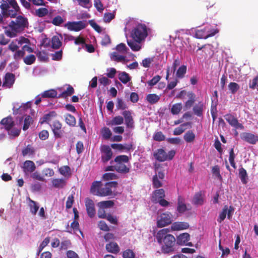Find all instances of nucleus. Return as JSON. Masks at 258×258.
I'll list each match as a JSON object with an SVG mask.
<instances>
[{
	"mask_svg": "<svg viewBox=\"0 0 258 258\" xmlns=\"http://www.w3.org/2000/svg\"><path fill=\"white\" fill-rule=\"evenodd\" d=\"M169 228H163L159 230L156 235L158 243L161 245V251L163 253H169L175 251L176 239L169 234Z\"/></svg>",
	"mask_w": 258,
	"mask_h": 258,
	"instance_id": "nucleus-1",
	"label": "nucleus"
},
{
	"mask_svg": "<svg viewBox=\"0 0 258 258\" xmlns=\"http://www.w3.org/2000/svg\"><path fill=\"white\" fill-rule=\"evenodd\" d=\"M0 3L1 12L6 18H15L20 11V8L16 0H2Z\"/></svg>",
	"mask_w": 258,
	"mask_h": 258,
	"instance_id": "nucleus-2",
	"label": "nucleus"
},
{
	"mask_svg": "<svg viewBox=\"0 0 258 258\" xmlns=\"http://www.w3.org/2000/svg\"><path fill=\"white\" fill-rule=\"evenodd\" d=\"M148 36L147 28L144 24H139L131 31V37L139 43L144 40Z\"/></svg>",
	"mask_w": 258,
	"mask_h": 258,
	"instance_id": "nucleus-3",
	"label": "nucleus"
},
{
	"mask_svg": "<svg viewBox=\"0 0 258 258\" xmlns=\"http://www.w3.org/2000/svg\"><path fill=\"white\" fill-rule=\"evenodd\" d=\"M28 26V19L21 15L17 17L15 21H11L9 24V27L12 30L19 33L23 31Z\"/></svg>",
	"mask_w": 258,
	"mask_h": 258,
	"instance_id": "nucleus-4",
	"label": "nucleus"
},
{
	"mask_svg": "<svg viewBox=\"0 0 258 258\" xmlns=\"http://www.w3.org/2000/svg\"><path fill=\"white\" fill-rule=\"evenodd\" d=\"M172 215L167 212L160 214L157 221V226L158 228L164 227L172 223Z\"/></svg>",
	"mask_w": 258,
	"mask_h": 258,
	"instance_id": "nucleus-5",
	"label": "nucleus"
},
{
	"mask_svg": "<svg viewBox=\"0 0 258 258\" xmlns=\"http://www.w3.org/2000/svg\"><path fill=\"white\" fill-rule=\"evenodd\" d=\"M117 185L116 181H111L106 183L104 187H101L99 192L96 194V196L99 197H105L111 196L112 193L111 188H116Z\"/></svg>",
	"mask_w": 258,
	"mask_h": 258,
	"instance_id": "nucleus-6",
	"label": "nucleus"
},
{
	"mask_svg": "<svg viewBox=\"0 0 258 258\" xmlns=\"http://www.w3.org/2000/svg\"><path fill=\"white\" fill-rule=\"evenodd\" d=\"M165 178V174L163 171H158L152 178V185L154 188H158L163 186L162 181Z\"/></svg>",
	"mask_w": 258,
	"mask_h": 258,
	"instance_id": "nucleus-7",
	"label": "nucleus"
},
{
	"mask_svg": "<svg viewBox=\"0 0 258 258\" xmlns=\"http://www.w3.org/2000/svg\"><path fill=\"white\" fill-rule=\"evenodd\" d=\"M86 26V24L85 23L82 21L68 22L66 24V27H67L69 30L75 32H78L84 29Z\"/></svg>",
	"mask_w": 258,
	"mask_h": 258,
	"instance_id": "nucleus-8",
	"label": "nucleus"
},
{
	"mask_svg": "<svg viewBox=\"0 0 258 258\" xmlns=\"http://www.w3.org/2000/svg\"><path fill=\"white\" fill-rule=\"evenodd\" d=\"M102 153L101 161L103 163H106L110 160L112 156V152L111 148L108 145H102L100 148Z\"/></svg>",
	"mask_w": 258,
	"mask_h": 258,
	"instance_id": "nucleus-9",
	"label": "nucleus"
},
{
	"mask_svg": "<svg viewBox=\"0 0 258 258\" xmlns=\"http://www.w3.org/2000/svg\"><path fill=\"white\" fill-rule=\"evenodd\" d=\"M36 165L34 162L31 160L25 161L22 166L23 171L26 176L33 173L36 169Z\"/></svg>",
	"mask_w": 258,
	"mask_h": 258,
	"instance_id": "nucleus-10",
	"label": "nucleus"
},
{
	"mask_svg": "<svg viewBox=\"0 0 258 258\" xmlns=\"http://www.w3.org/2000/svg\"><path fill=\"white\" fill-rule=\"evenodd\" d=\"M225 120L229 124L236 128L243 129V126L241 123H239L238 119L231 114H226L224 115Z\"/></svg>",
	"mask_w": 258,
	"mask_h": 258,
	"instance_id": "nucleus-11",
	"label": "nucleus"
},
{
	"mask_svg": "<svg viewBox=\"0 0 258 258\" xmlns=\"http://www.w3.org/2000/svg\"><path fill=\"white\" fill-rule=\"evenodd\" d=\"M85 204L88 216L90 218L93 217L96 213L93 201L90 198H87L85 199Z\"/></svg>",
	"mask_w": 258,
	"mask_h": 258,
	"instance_id": "nucleus-12",
	"label": "nucleus"
},
{
	"mask_svg": "<svg viewBox=\"0 0 258 258\" xmlns=\"http://www.w3.org/2000/svg\"><path fill=\"white\" fill-rule=\"evenodd\" d=\"M122 115L123 116L126 127L130 128H134L135 126L134 120L132 112L130 110H124L122 112Z\"/></svg>",
	"mask_w": 258,
	"mask_h": 258,
	"instance_id": "nucleus-13",
	"label": "nucleus"
},
{
	"mask_svg": "<svg viewBox=\"0 0 258 258\" xmlns=\"http://www.w3.org/2000/svg\"><path fill=\"white\" fill-rule=\"evenodd\" d=\"M62 124L58 120H55L51 125V128L54 135L56 138H60L63 135V131L61 130Z\"/></svg>",
	"mask_w": 258,
	"mask_h": 258,
	"instance_id": "nucleus-14",
	"label": "nucleus"
},
{
	"mask_svg": "<svg viewBox=\"0 0 258 258\" xmlns=\"http://www.w3.org/2000/svg\"><path fill=\"white\" fill-rule=\"evenodd\" d=\"M241 138L243 141L251 144H255L258 142V136L250 133H242L241 135Z\"/></svg>",
	"mask_w": 258,
	"mask_h": 258,
	"instance_id": "nucleus-15",
	"label": "nucleus"
},
{
	"mask_svg": "<svg viewBox=\"0 0 258 258\" xmlns=\"http://www.w3.org/2000/svg\"><path fill=\"white\" fill-rule=\"evenodd\" d=\"M205 108V105L202 101H199L192 108V111L195 115L199 117H202Z\"/></svg>",
	"mask_w": 258,
	"mask_h": 258,
	"instance_id": "nucleus-16",
	"label": "nucleus"
},
{
	"mask_svg": "<svg viewBox=\"0 0 258 258\" xmlns=\"http://www.w3.org/2000/svg\"><path fill=\"white\" fill-rule=\"evenodd\" d=\"M165 197V190L162 188L157 189L155 190L152 193V201L153 202L157 203V201L164 198Z\"/></svg>",
	"mask_w": 258,
	"mask_h": 258,
	"instance_id": "nucleus-17",
	"label": "nucleus"
},
{
	"mask_svg": "<svg viewBox=\"0 0 258 258\" xmlns=\"http://www.w3.org/2000/svg\"><path fill=\"white\" fill-rule=\"evenodd\" d=\"M187 97L188 99L184 103V107L185 109H190L196 101V96L192 91L187 92Z\"/></svg>",
	"mask_w": 258,
	"mask_h": 258,
	"instance_id": "nucleus-18",
	"label": "nucleus"
},
{
	"mask_svg": "<svg viewBox=\"0 0 258 258\" xmlns=\"http://www.w3.org/2000/svg\"><path fill=\"white\" fill-rule=\"evenodd\" d=\"M189 225L188 223L185 222H175L172 223L171 229L173 231H180L187 229Z\"/></svg>",
	"mask_w": 258,
	"mask_h": 258,
	"instance_id": "nucleus-19",
	"label": "nucleus"
},
{
	"mask_svg": "<svg viewBox=\"0 0 258 258\" xmlns=\"http://www.w3.org/2000/svg\"><path fill=\"white\" fill-rule=\"evenodd\" d=\"M15 82V75L12 73H7L5 75L3 86L11 88Z\"/></svg>",
	"mask_w": 258,
	"mask_h": 258,
	"instance_id": "nucleus-20",
	"label": "nucleus"
},
{
	"mask_svg": "<svg viewBox=\"0 0 258 258\" xmlns=\"http://www.w3.org/2000/svg\"><path fill=\"white\" fill-rule=\"evenodd\" d=\"M153 156L157 161L164 162L167 160L166 152L163 149H158L154 152Z\"/></svg>",
	"mask_w": 258,
	"mask_h": 258,
	"instance_id": "nucleus-21",
	"label": "nucleus"
},
{
	"mask_svg": "<svg viewBox=\"0 0 258 258\" xmlns=\"http://www.w3.org/2000/svg\"><path fill=\"white\" fill-rule=\"evenodd\" d=\"M0 123L4 125L5 128L7 131L11 130L15 125L14 121L12 117H7L3 118Z\"/></svg>",
	"mask_w": 258,
	"mask_h": 258,
	"instance_id": "nucleus-22",
	"label": "nucleus"
},
{
	"mask_svg": "<svg viewBox=\"0 0 258 258\" xmlns=\"http://www.w3.org/2000/svg\"><path fill=\"white\" fill-rule=\"evenodd\" d=\"M190 239V235L188 233L180 234L177 237L176 243L179 245H183Z\"/></svg>",
	"mask_w": 258,
	"mask_h": 258,
	"instance_id": "nucleus-23",
	"label": "nucleus"
},
{
	"mask_svg": "<svg viewBox=\"0 0 258 258\" xmlns=\"http://www.w3.org/2000/svg\"><path fill=\"white\" fill-rule=\"evenodd\" d=\"M57 115L56 113L54 111H52L49 113L45 114L39 120V123L43 124L45 122L48 123L53 118Z\"/></svg>",
	"mask_w": 258,
	"mask_h": 258,
	"instance_id": "nucleus-24",
	"label": "nucleus"
},
{
	"mask_svg": "<svg viewBox=\"0 0 258 258\" xmlns=\"http://www.w3.org/2000/svg\"><path fill=\"white\" fill-rule=\"evenodd\" d=\"M177 210L179 213H183L187 210L186 206L184 203V200L180 196L178 197Z\"/></svg>",
	"mask_w": 258,
	"mask_h": 258,
	"instance_id": "nucleus-25",
	"label": "nucleus"
},
{
	"mask_svg": "<svg viewBox=\"0 0 258 258\" xmlns=\"http://www.w3.org/2000/svg\"><path fill=\"white\" fill-rule=\"evenodd\" d=\"M106 250L110 252L117 253L119 251V247L116 242H111L106 245Z\"/></svg>",
	"mask_w": 258,
	"mask_h": 258,
	"instance_id": "nucleus-26",
	"label": "nucleus"
},
{
	"mask_svg": "<svg viewBox=\"0 0 258 258\" xmlns=\"http://www.w3.org/2000/svg\"><path fill=\"white\" fill-rule=\"evenodd\" d=\"M191 123L190 122H187L180 124L179 126L175 128L174 130L173 135L176 136L181 135L186 130V128L185 127V126H189L190 127H191Z\"/></svg>",
	"mask_w": 258,
	"mask_h": 258,
	"instance_id": "nucleus-27",
	"label": "nucleus"
},
{
	"mask_svg": "<svg viewBox=\"0 0 258 258\" xmlns=\"http://www.w3.org/2000/svg\"><path fill=\"white\" fill-rule=\"evenodd\" d=\"M53 187L57 188H62L66 185V181L62 178H54L51 181Z\"/></svg>",
	"mask_w": 258,
	"mask_h": 258,
	"instance_id": "nucleus-28",
	"label": "nucleus"
},
{
	"mask_svg": "<svg viewBox=\"0 0 258 258\" xmlns=\"http://www.w3.org/2000/svg\"><path fill=\"white\" fill-rule=\"evenodd\" d=\"M75 92L74 88L70 85H68V87L66 91L62 92L59 95L57 98H66L69 96H71Z\"/></svg>",
	"mask_w": 258,
	"mask_h": 258,
	"instance_id": "nucleus-29",
	"label": "nucleus"
},
{
	"mask_svg": "<svg viewBox=\"0 0 258 258\" xmlns=\"http://www.w3.org/2000/svg\"><path fill=\"white\" fill-rule=\"evenodd\" d=\"M116 171L121 174H126L130 172V168L127 167L124 163L116 164Z\"/></svg>",
	"mask_w": 258,
	"mask_h": 258,
	"instance_id": "nucleus-30",
	"label": "nucleus"
},
{
	"mask_svg": "<svg viewBox=\"0 0 258 258\" xmlns=\"http://www.w3.org/2000/svg\"><path fill=\"white\" fill-rule=\"evenodd\" d=\"M192 203L196 205H202L204 203V198L202 191L196 193L193 198Z\"/></svg>",
	"mask_w": 258,
	"mask_h": 258,
	"instance_id": "nucleus-31",
	"label": "nucleus"
},
{
	"mask_svg": "<svg viewBox=\"0 0 258 258\" xmlns=\"http://www.w3.org/2000/svg\"><path fill=\"white\" fill-rule=\"evenodd\" d=\"M182 107L181 103H176L172 106L170 112L173 115H178L181 111Z\"/></svg>",
	"mask_w": 258,
	"mask_h": 258,
	"instance_id": "nucleus-32",
	"label": "nucleus"
},
{
	"mask_svg": "<svg viewBox=\"0 0 258 258\" xmlns=\"http://www.w3.org/2000/svg\"><path fill=\"white\" fill-rule=\"evenodd\" d=\"M28 201L31 213L33 215H36L39 209V206L36 202L31 200L30 198H28Z\"/></svg>",
	"mask_w": 258,
	"mask_h": 258,
	"instance_id": "nucleus-33",
	"label": "nucleus"
},
{
	"mask_svg": "<svg viewBox=\"0 0 258 258\" xmlns=\"http://www.w3.org/2000/svg\"><path fill=\"white\" fill-rule=\"evenodd\" d=\"M62 45V42L57 36H53L51 38V47L57 49L59 48Z\"/></svg>",
	"mask_w": 258,
	"mask_h": 258,
	"instance_id": "nucleus-34",
	"label": "nucleus"
},
{
	"mask_svg": "<svg viewBox=\"0 0 258 258\" xmlns=\"http://www.w3.org/2000/svg\"><path fill=\"white\" fill-rule=\"evenodd\" d=\"M101 186V181H95L92 183L90 188V192L94 195L96 196V194L99 192Z\"/></svg>",
	"mask_w": 258,
	"mask_h": 258,
	"instance_id": "nucleus-35",
	"label": "nucleus"
},
{
	"mask_svg": "<svg viewBox=\"0 0 258 258\" xmlns=\"http://www.w3.org/2000/svg\"><path fill=\"white\" fill-rule=\"evenodd\" d=\"M196 138V135L192 131H188L183 136V139L186 143H192Z\"/></svg>",
	"mask_w": 258,
	"mask_h": 258,
	"instance_id": "nucleus-36",
	"label": "nucleus"
},
{
	"mask_svg": "<svg viewBox=\"0 0 258 258\" xmlns=\"http://www.w3.org/2000/svg\"><path fill=\"white\" fill-rule=\"evenodd\" d=\"M57 92L54 89H50L45 91L41 94L42 98H54L57 97Z\"/></svg>",
	"mask_w": 258,
	"mask_h": 258,
	"instance_id": "nucleus-37",
	"label": "nucleus"
},
{
	"mask_svg": "<svg viewBox=\"0 0 258 258\" xmlns=\"http://www.w3.org/2000/svg\"><path fill=\"white\" fill-rule=\"evenodd\" d=\"M239 176L241 179L242 183L245 184L247 182V174L246 170L243 168L241 167L239 169Z\"/></svg>",
	"mask_w": 258,
	"mask_h": 258,
	"instance_id": "nucleus-38",
	"label": "nucleus"
},
{
	"mask_svg": "<svg viewBox=\"0 0 258 258\" xmlns=\"http://www.w3.org/2000/svg\"><path fill=\"white\" fill-rule=\"evenodd\" d=\"M34 153L35 150L30 145H27V147L22 151V154L23 156H26L27 155H33Z\"/></svg>",
	"mask_w": 258,
	"mask_h": 258,
	"instance_id": "nucleus-39",
	"label": "nucleus"
},
{
	"mask_svg": "<svg viewBox=\"0 0 258 258\" xmlns=\"http://www.w3.org/2000/svg\"><path fill=\"white\" fill-rule=\"evenodd\" d=\"M114 203L113 201H104L100 202L98 203V207L102 208H110L113 207Z\"/></svg>",
	"mask_w": 258,
	"mask_h": 258,
	"instance_id": "nucleus-40",
	"label": "nucleus"
},
{
	"mask_svg": "<svg viewBox=\"0 0 258 258\" xmlns=\"http://www.w3.org/2000/svg\"><path fill=\"white\" fill-rule=\"evenodd\" d=\"M146 99L150 104H153L159 100L160 97L155 94H150L147 96Z\"/></svg>",
	"mask_w": 258,
	"mask_h": 258,
	"instance_id": "nucleus-41",
	"label": "nucleus"
},
{
	"mask_svg": "<svg viewBox=\"0 0 258 258\" xmlns=\"http://www.w3.org/2000/svg\"><path fill=\"white\" fill-rule=\"evenodd\" d=\"M65 120L68 124L72 126H75L76 124L75 117L70 114H67L66 115Z\"/></svg>",
	"mask_w": 258,
	"mask_h": 258,
	"instance_id": "nucleus-42",
	"label": "nucleus"
},
{
	"mask_svg": "<svg viewBox=\"0 0 258 258\" xmlns=\"http://www.w3.org/2000/svg\"><path fill=\"white\" fill-rule=\"evenodd\" d=\"M127 43L128 45L131 47V48L135 51H137L140 50L141 47L140 45L138 44V42L135 41L133 40H127Z\"/></svg>",
	"mask_w": 258,
	"mask_h": 258,
	"instance_id": "nucleus-43",
	"label": "nucleus"
},
{
	"mask_svg": "<svg viewBox=\"0 0 258 258\" xmlns=\"http://www.w3.org/2000/svg\"><path fill=\"white\" fill-rule=\"evenodd\" d=\"M14 52L15 53L13 54V58L16 61H19L22 58H24L25 54V52L22 48L21 49H18Z\"/></svg>",
	"mask_w": 258,
	"mask_h": 258,
	"instance_id": "nucleus-44",
	"label": "nucleus"
},
{
	"mask_svg": "<svg viewBox=\"0 0 258 258\" xmlns=\"http://www.w3.org/2000/svg\"><path fill=\"white\" fill-rule=\"evenodd\" d=\"M118 79L123 84H126L131 80L129 75L126 72L120 73L118 75Z\"/></svg>",
	"mask_w": 258,
	"mask_h": 258,
	"instance_id": "nucleus-45",
	"label": "nucleus"
},
{
	"mask_svg": "<svg viewBox=\"0 0 258 258\" xmlns=\"http://www.w3.org/2000/svg\"><path fill=\"white\" fill-rule=\"evenodd\" d=\"M123 122V118L121 116H116L113 118V119L108 123L110 125H119Z\"/></svg>",
	"mask_w": 258,
	"mask_h": 258,
	"instance_id": "nucleus-46",
	"label": "nucleus"
},
{
	"mask_svg": "<svg viewBox=\"0 0 258 258\" xmlns=\"http://www.w3.org/2000/svg\"><path fill=\"white\" fill-rule=\"evenodd\" d=\"M36 60V57L33 54H30L24 57V62L27 65H31L34 63Z\"/></svg>",
	"mask_w": 258,
	"mask_h": 258,
	"instance_id": "nucleus-47",
	"label": "nucleus"
},
{
	"mask_svg": "<svg viewBox=\"0 0 258 258\" xmlns=\"http://www.w3.org/2000/svg\"><path fill=\"white\" fill-rule=\"evenodd\" d=\"M128 161V156L124 155L117 156L114 159V162L116 164L127 163Z\"/></svg>",
	"mask_w": 258,
	"mask_h": 258,
	"instance_id": "nucleus-48",
	"label": "nucleus"
},
{
	"mask_svg": "<svg viewBox=\"0 0 258 258\" xmlns=\"http://www.w3.org/2000/svg\"><path fill=\"white\" fill-rule=\"evenodd\" d=\"M59 173L64 176H70L71 174V168L69 166H63L59 169Z\"/></svg>",
	"mask_w": 258,
	"mask_h": 258,
	"instance_id": "nucleus-49",
	"label": "nucleus"
},
{
	"mask_svg": "<svg viewBox=\"0 0 258 258\" xmlns=\"http://www.w3.org/2000/svg\"><path fill=\"white\" fill-rule=\"evenodd\" d=\"M186 72V66L182 65L177 70L176 74L177 78H182Z\"/></svg>",
	"mask_w": 258,
	"mask_h": 258,
	"instance_id": "nucleus-50",
	"label": "nucleus"
},
{
	"mask_svg": "<svg viewBox=\"0 0 258 258\" xmlns=\"http://www.w3.org/2000/svg\"><path fill=\"white\" fill-rule=\"evenodd\" d=\"M20 45L18 42L17 40H13L9 45L8 49L12 52H14L15 51L19 49Z\"/></svg>",
	"mask_w": 258,
	"mask_h": 258,
	"instance_id": "nucleus-51",
	"label": "nucleus"
},
{
	"mask_svg": "<svg viewBox=\"0 0 258 258\" xmlns=\"http://www.w3.org/2000/svg\"><path fill=\"white\" fill-rule=\"evenodd\" d=\"M33 119L30 115H26L24 121L23 130L26 131L29 127L30 125L33 122Z\"/></svg>",
	"mask_w": 258,
	"mask_h": 258,
	"instance_id": "nucleus-52",
	"label": "nucleus"
},
{
	"mask_svg": "<svg viewBox=\"0 0 258 258\" xmlns=\"http://www.w3.org/2000/svg\"><path fill=\"white\" fill-rule=\"evenodd\" d=\"M235 156L236 155L234 152V149L232 148L229 151V161L231 166L233 167L234 169H236V164L234 161Z\"/></svg>",
	"mask_w": 258,
	"mask_h": 258,
	"instance_id": "nucleus-53",
	"label": "nucleus"
},
{
	"mask_svg": "<svg viewBox=\"0 0 258 258\" xmlns=\"http://www.w3.org/2000/svg\"><path fill=\"white\" fill-rule=\"evenodd\" d=\"M36 56L41 61H45L48 59L47 54L44 51H38L37 52H35Z\"/></svg>",
	"mask_w": 258,
	"mask_h": 258,
	"instance_id": "nucleus-54",
	"label": "nucleus"
},
{
	"mask_svg": "<svg viewBox=\"0 0 258 258\" xmlns=\"http://www.w3.org/2000/svg\"><path fill=\"white\" fill-rule=\"evenodd\" d=\"M101 134L102 137L105 139L108 140L110 139L112 135V133L110 130V129L108 127H104L101 130Z\"/></svg>",
	"mask_w": 258,
	"mask_h": 258,
	"instance_id": "nucleus-55",
	"label": "nucleus"
},
{
	"mask_svg": "<svg viewBox=\"0 0 258 258\" xmlns=\"http://www.w3.org/2000/svg\"><path fill=\"white\" fill-rule=\"evenodd\" d=\"M48 13L47 9L45 8H40L36 10L35 15L39 17H43L47 15Z\"/></svg>",
	"mask_w": 258,
	"mask_h": 258,
	"instance_id": "nucleus-56",
	"label": "nucleus"
},
{
	"mask_svg": "<svg viewBox=\"0 0 258 258\" xmlns=\"http://www.w3.org/2000/svg\"><path fill=\"white\" fill-rule=\"evenodd\" d=\"M228 210L227 206H225L222 209V212L219 214V217L217 219V221L219 223H221L226 218Z\"/></svg>",
	"mask_w": 258,
	"mask_h": 258,
	"instance_id": "nucleus-57",
	"label": "nucleus"
},
{
	"mask_svg": "<svg viewBox=\"0 0 258 258\" xmlns=\"http://www.w3.org/2000/svg\"><path fill=\"white\" fill-rule=\"evenodd\" d=\"M115 12L105 13L103 17V21L105 23L110 22L115 17Z\"/></svg>",
	"mask_w": 258,
	"mask_h": 258,
	"instance_id": "nucleus-58",
	"label": "nucleus"
},
{
	"mask_svg": "<svg viewBox=\"0 0 258 258\" xmlns=\"http://www.w3.org/2000/svg\"><path fill=\"white\" fill-rule=\"evenodd\" d=\"M111 58L117 62L123 61L125 60V56L119 55L116 52H113L111 54Z\"/></svg>",
	"mask_w": 258,
	"mask_h": 258,
	"instance_id": "nucleus-59",
	"label": "nucleus"
},
{
	"mask_svg": "<svg viewBox=\"0 0 258 258\" xmlns=\"http://www.w3.org/2000/svg\"><path fill=\"white\" fill-rule=\"evenodd\" d=\"M228 88L232 94H235L239 89V86L235 82H231L228 85Z\"/></svg>",
	"mask_w": 258,
	"mask_h": 258,
	"instance_id": "nucleus-60",
	"label": "nucleus"
},
{
	"mask_svg": "<svg viewBox=\"0 0 258 258\" xmlns=\"http://www.w3.org/2000/svg\"><path fill=\"white\" fill-rule=\"evenodd\" d=\"M153 138L155 141L158 142L164 141L165 139V136L161 131L155 133Z\"/></svg>",
	"mask_w": 258,
	"mask_h": 258,
	"instance_id": "nucleus-61",
	"label": "nucleus"
},
{
	"mask_svg": "<svg viewBox=\"0 0 258 258\" xmlns=\"http://www.w3.org/2000/svg\"><path fill=\"white\" fill-rule=\"evenodd\" d=\"M74 194L75 193L72 194L68 196L66 205L67 209H69L72 207V206L74 203Z\"/></svg>",
	"mask_w": 258,
	"mask_h": 258,
	"instance_id": "nucleus-62",
	"label": "nucleus"
},
{
	"mask_svg": "<svg viewBox=\"0 0 258 258\" xmlns=\"http://www.w3.org/2000/svg\"><path fill=\"white\" fill-rule=\"evenodd\" d=\"M122 257L123 258H135V254L133 250L127 249L123 252Z\"/></svg>",
	"mask_w": 258,
	"mask_h": 258,
	"instance_id": "nucleus-63",
	"label": "nucleus"
},
{
	"mask_svg": "<svg viewBox=\"0 0 258 258\" xmlns=\"http://www.w3.org/2000/svg\"><path fill=\"white\" fill-rule=\"evenodd\" d=\"M154 57L146 58L142 60L141 64L144 68H150L151 63L154 61Z\"/></svg>",
	"mask_w": 258,
	"mask_h": 258,
	"instance_id": "nucleus-64",
	"label": "nucleus"
}]
</instances>
